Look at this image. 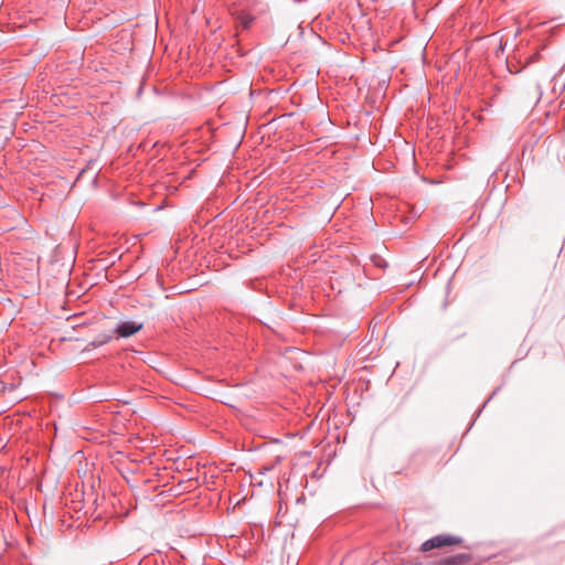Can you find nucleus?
I'll list each match as a JSON object with an SVG mask.
<instances>
[{
  "label": "nucleus",
  "instance_id": "7ed1b4c3",
  "mask_svg": "<svg viewBox=\"0 0 565 565\" xmlns=\"http://www.w3.org/2000/svg\"><path fill=\"white\" fill-rule=\"evenodd\" d=\"M141 329H142V323H138L136 321H124L117 326L115 332L120 338H128V337L137 333Z\"/></svg>",
  "mask_w": 565,
  "mask_h": 565
},
{
  "label": "nucleus",
  "instance_id": "20e7f679",
  "mask_svg": "<svg viewBox=\"0 0 565 565\" xmlns=\"http://www.w3.org/2000/svg\"><path fill=\"white\" fill-rule=\"evenodd\" d=\"M236 19L241 23L243 29H248L255 20V18L252 14L247 13L244 10L237 12Z\"/></svg>",
  "mask_w": 565,
  "mask_h": 565
},
{
  "label": "nucleus",
  "instance_id": "f257e3e1",
  "mask_svg": "<svg viewBox=\"0 0 565 565\" xmlns=\"http://www.w3.org/2000/svg\"><path fill=\"white\" fill-rule=\"evenodd\" d=\"M462 542H463V540L460 536L448 534V533H443V534H438V535L433 536L431 539L425 541L420 545L419 550H420V552L426 553V552H429L435 548H444L447 546H459L462 544Z\"/></svg>",
  "mask_w": 565,
  "mask_h": 565
},
{
  "label": "nucleus",
  "instance_id": "39448f33",
  "mask_svg": "<svg viewBox=\"0 0 565 565\" xmlns=\"http://www.w3.org/2000/svg\"><path fill=\"white\" fill-rule=\"evenodd\" d=\"M111 340V335L109 334H99L96 339H94L93 341H90L86 349H95V348H98L100 345H104L106 343H108L109 341Z\"/></svg>",
  "mask_w": 565,
  "mask_h": 565
},
{
  "label": "nucleus",
  "instance_id": "f03ea898",
  "mask_svg": "<svg viewBox=\"0 0 565 565\" xmlns=\"http://www.w3.org/2000/svg\"><path fill=\"white\" fill-rule=\"evenodd\" d=\"M435 565H476L470 553H459L440 558Z\"/></svg>",
  "mask_w": 565,
  "mask_h": 565
}]
</instances>
